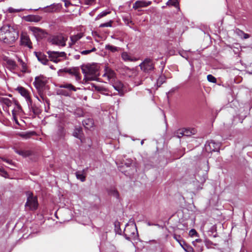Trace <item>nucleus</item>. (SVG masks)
Wrapping results in <instances>:
<instances>
[{"instance_id":"obj_56","label":"nucleus","mask_w":252,"mask_h":252,"mask_svg":"<svg viewBox=\"0 0 252 252\" xmlns=\"http://www.w3.org/2000/svg\"><path fill=\"white\" fill-rule=\"evenodd\" d=\"M60 58L61 57H57L56 58V60L54 61V63H58V62H60L61 61Z\"/></svg>"},{"instance_id":"obj_64","label":"nucleus","mask_w":252,"mask_h":252,"mask_svg":"<svg viewBox=\"0 0 252 252\" xmlns=\"http://www.w3.org/2000/svg\"><path fill=\"white\" fill-rule=\"evenodd\" d=\"M132 230L131 229H129V232H131Z\"/></svg>"},{"instance_id":"obj_27","label":"nucleus","mask_w":252,"mask_h":252,"mask_svg":"<svg viewBox=\"0 0 252 252\" xmlns=\"http://www.w3.org/2000/svg\"><path fill=\"white\" fill-rule=\"evenodd\" d=\"M105 49L112 53H115L116 52H118L120 49V48L112 45L107 44L105 45Z\"/></svg>"},{"instance_id":"obj_31","label":"nucleus","mask_w":252,"mask_h":252,"mask_svg":"<svg viewBox=\"0 0 252 252\" xmlns=\"http://www.w3.org/2000/svg\"><path fill=\"white\" fill-rule=\"evenodd\" d=\"M166 77L164 75L160 76L157 80V84L158 87H160L163 83L165 82Z\"/></svg>"},{"instance_id":"obj_5","label":"nucleus","mask_w":252,"mask_h":252,"mask_svg":"<svg viewBox=\"0 0 252 252\" xmlns=\"http://www.w3.org/2000/svg\"><path fill=\"white\" fill-rule=\"evenodd\" d=\"M156 62L154 60L150 58H145L140 64V69L144 72L150 74L154 71L155 69Z\"/></svg>"},{"instance_id":"obj_41","label":"nucleus","mask_w":252,"mask_h":252,"mask_svg":"<svg viewBox=\"0 0 252 252\" xmlns=\"http://www.w3.org/2000/svg\"><path fill=\"white\" fill-rule=\"evenodd\" d=\"M207 79L210 82L215 83L216 82V78L211 74L207 75Z\"/></svg>"},{"instance_id":"obj_20","label":"nucleus","mask_w":252,"mask_h":252,"mask_svg":"<svg viewBox=\"0 0 252 252\" xmlns=\"http://www.w3.org/2000/svg\"><path fill=\"white\" fill-rule=\"evenodd\" d=\"M60 88H64L67 89L69 91H74L76 92L77 89H79V88H77L75 87L73 85H72L70 83H63L59 86Z\"/></svg>"},{"instance_id":"obj_46","label":"nucleus","mask_w":252,"mask_h":252,"mask_svg":"<svg viewBox=\"0 0 252 252\" xmlns=\"http://www.w3.org/2000/svg\"><path fill=\"white\" fill-rule=\"evenodd\" d=\"M12 114L13 119L15 121V123L17 124H19L17 118H16V116L15 110L13 109L12 111Z\"/></svg>"},{"instance_id":"obj_62","label":"nucleus","mask_w":252,"mask_h":252,"mask_svg":"<svg viewBox=\"0 0 252 252\" xmlns=\"http://www.w3.org/2000/svg\"><path fill=\"white\" fill-rule=\"evenodd\" d=\"M87 38L88 39H90L91 38V37L88 36V37H87Z\"/></svg>"},{"instance_id":"obj_43","label":"nucleus","mask_w":252,"mask_h":252,"mask_svg":"<svg viewBox=\"0 0 252 252\" xmlns=\"http://www.w3.org/2000/svg\"><path fill=\"white\" fill-rule=\"evenodd\" d=\"M112 22L110 21L109 22H106L104 23H102L100 25L99 27L103 28V27H111L112 26Z\"/></svg>"},{"instance_id":"obj_32","label":"nucleus","mask_w":252,"mask_h":252,"mask_svg":"<svg viewBox=\"0 0 252 252\" xmlns=\"http://www.w3.org/2000/svg\"><path fill=\"white\" fill-rule=\"evenodd\" d=\"M184 136V133L183 131V129H179L177 130L176 132H175L174 134V136L176 137L177 138H180Z\"/></svg>"},{"instance_id":"obj_9","label":"nucleus","mask_w":252,"mask_h":252,"mask_svg":"<svg viewBox=\"0 0 252 252\" xmlns=\"http://www.w3.org/2000/svg\"><path fill=\"white\" fill-rule=\"evenodd\" d=\"M82 72L84 74L97 75L98 74V66L96 64L87 65L82 68Z\"/></svg>"},{"instance_id":"obj_6","label":"nucleus","mask_w":252,"mask_h":252,"mask_svg":"<svg viewBox=\"0 0 252 252\" xmlns=\"http://www.w3.org/2000/svg\"><path fill=\"white\" fill-rule=\"evenodd\" d=\"M68 73L71 76H74L77 81H79L81 78L80 74V69L78 67H65L60 69L58 73L60 76H64V73Z\"/></svg>"},{"instance_id":"obj_36","label":"nucleus","mask_w":252,"mask_h":252,"mask_svg":"<svg viewBox=\"0 0 252 252\" xmlns=\"http://www.w3.org/2000/svg\"><path fill=\"white\" fill-rule=\"evenodd\" d=\"M18 62L20 63V64L22 66V71L26 72L27 71V65L23 61V60L20 58L18 60Z\"/></svg>"},{"instance_id":"obj_57","label":"nucleus","mask_w":252,"mask_h":252,"mask_svg":"<svg viewBox=\"0 0 252 252\" xmlns=\"http://www.w3.org/2000/svg\"><path fill=\"white\" fill-rule=\"evenodd\" d=\"M131 164V161H128L127 162H126V163H125L127 167H129Z\"/></svg>"},{"instance_id":"obj_2","label":"nucleus","mask_w":252,"mask_h":252,"mask_svg":"<svg viewBox=\"0 0 252 252\" xmlns=\"http://www.w3.org/2000/svg\"><path fill=\"white\" fill-rule=\"evenodd\" d=\"M104 78V81H108L112 84L113 87L118 92L120 96L124 94L125 91L123 84L120 81H115L116 73L114 70L107 66H105L104 73L102 75Z\"/></svg>"},{"instance_id":"obj_40","label":"nucleus","mask_w":252,"mask_h":252,"mask_svg":"<svg viewBox=\"0 0 252 252\" xmlns=\"http://www.w3.org/2000/svg\"><path fill=\"white\" fill-rule=\"evenodd\" d=\"M95 51H96V48L95 47H94L93 48H92L91 50H84V51H82L81 52V54L85 55L89 54L90 53H91L92 52Z\"/></svg>"},{"instance_id":"obj_50","label":"nucleus","mask_w":252,"mask_h":252,"mask_svg":"<svg viewBox=\"0 0 252 252\" xmlns=\"http://www.w3.org/2000/svg\"><path fill=\"white\" fill-rule=\"evenodd\" d=\"M84 3L87 5H90L94 2L95 0H83Z\"/></svg>"},{"instance_id":"obj_17","label":"nucleus","mask_w":252,"mask_h":252,"mask_svg":"<svg viewBox=\"0 0 252 252\" xmlns=\"http://www.w3.org/2000/svg\"><path fill=\"white\" fill-rule=\"evenodd\" d=\"M121 57L122 60L125 62H135L137 59L132 57L129 54L126 52H123L121 54Z\"/></svg>"},{"instance_id":"obj_35","label":"nucleus","mask_w":252,"mask_h":252,"mask_svg":"<svg viewBox=\"0 0 252 252\" xmlns=\"http://www.w3.org/2000/svg\"><path fill=\"white\" fill-rule=\"evenodd\" d=\"M109 193L111 195L113 196L114 197H116V198H118L119 196V194L118 191L115 189H112L110 190Z\"/></svg>"},{"instance_id":"obj_47","label":"nucleus","mask_w":252,"mask_h":252,"mask_svg":"<svg viewBox=\"0 0 252 252\" xmlns=\"http://www.w3.org/2000/svg\"><path fill=\"white\" fill-rule=\"evenodd\" d=\"M100 94L105 95H111V94H109V90L105 88V90L102 91V92H101Z\"/></svg>"},{"instance_id":"obj_45","label":"nucleus","mask_w":252,"mask_h":252,"mask_svg":"<svg viewBox=\"0 0 252 252\" xmlns=\"http://www.w3.org/2000/svg\"><path fill=\"white\" fill-rule=\"evenodd\" d=\"M0 172L1 176L6 178L8 176L7 172L5 171L2 168H0Z\"/></svg>"},{"instance_id":"obj_8","label":"nucleus","mask_w":252,"mask_h":252,"mask_svg":"<svg viewBox=\"0 0 252 252\" xmlns=\"http://www.w3.org/2000/svg\"><path fill=\"white\" fill-rule=\"evenodd\" d=\"M220 147V143L216 142L214 140L208 141L205 144V149L209 152L219 151Z\"/></svg>"},{"instance_id":"obj_4","label":"nucleus","mask_w":252,"mask_h":252,"mask_svg":"<svg viewBox=\"0 0 252 252\" xmlns=\"http://www.w3.org/2000/svg\"><path fill=\"white\" fill-rule=\"evenodd\" d=\"M26 195L27 199L25 205L26 209L30 211L36 210L38 206L37 197L33 196V193L31 191H27Z\"/></svg>"},{"instance_id":"obj_28","label":"nucleus","mask_w":252,"mask_h":252,"mask_svg":"<svg viewBox=\"0 0 252 252\" xmlns=\"http://www.w3.org/2000/svg\"><path fill=\"white\" fill-rule=\"evenodd\" d=\"M7 64L12 69H15L17 66L16 62L12 59H7L6 61Z\"/></svg>"},{"instance_id":"obj_39","label":"nucleus","mask_w":252,"mask_h":252,"mask_svg":"<svg viewBox=\"0 0 252 252\" xmlns=\"http://www.w3.org/2000/svg\"><path fill=\"white\" fill-rule=\"evenodd\" d=\"M31 30L34 33H42L43 30L39 28L32 27L31 28Z\"/></svg>"},{"instance_id":"obj_51","label":"nucleus","mask_w":252,"mask_h":252,"mask_svg":"<svg viewBox=\"0 0 252 252\" xmlns=\"http://www.w3.org/2000/svg\"><path fill=\"white\" fill-rule=\"evenodd\" d=\"M216 231L217 227L216 225H212L209 230V231L212 232V233H213L214 232H216Z\"/></svg>"},{"instance_id":"obj_53","label":"nucleus","mask_w":252,"mask_h":252,"mask_svg":"<svg viewBox=\"0 0 252 252\" xmlns=\"http://www.w3.org/2000/svg\"><path fill=\"white\" fill-rule=\"evenodd\" d=\"M241 32L243 33V35H244V39H247L248 38L250 37V35L248 33H244V32H243L242 31H241Z\"/></svg>"},{"instance_id":"obj_34","label":"nucleus","mask_w":252,"mask_h":252,"mask_svg":"<svg viewBox=\"0 0 252 252\" xmlns=\"http://www.w3.org/2000/svg\"><path fill=\"white\" fill-rule=\"evenodd\" d=\"M110 13V11H103L100 13H99L96 17L95 18V20H98L100 19V18L106 16L107 14H109Z\"/></svg>"},{"instance_id":"obj_60","label":"nucleus","mask_w":252,"mask_h":252,"mask_svg":"<svg viewBox=\"0 0 252 252\" xmlns=\"http://www.w3.org/2000/svg\"><path fill=\"white\" fill-rule=\"evenodd\" d=\"M144 140H142L141 141V144L142 145L144 144Z\"/></svg>"},{"instance_id":"obj_11","label":"nucleus","mask_w":252,"mask_h":252,"mask_svg":"<svg viewBox=\"0 0 252 252\" xmlns=\"http://www.w3.org/2000/svg\"><path fill=\"white\" fill-rule=\"evenodd\" d=\"M46 83L45 78L43 75L36 76L35 78L33 85L38 91L42 90Z\"/></svg>"},{"instance_id":"obj_24","label":"nucleus","mask_w":252,"mask_h":252,"mask_svg":"<svg viewBox=\"0 0 252 252\" xmlns=\"http://www.w3.org/2000/svg\"><path fill=\"white\" fill-rule=\"evenodd\" d=\"M34 132L33 131H29V132H22L19 133V135L25 139H28L30 138L32 136L34 135Z\"/></svg>"},{"instance_id":"obj_42","label":"nucleus","mask_w":252,"mask_h":252,"mask_svg":"<svg viewBox=\"0 0 252 252\" xmlns=\"http://www.w3.org/2000/svg\"><path fill=\"white\" fill-rule=\"evenodd\" d=\"M44 8H47V11L48 12H52L53 11V8H51L50 6H47L46 7H44V8H42L41 7H39L38 8H37V9H30V10H34V11H37L39 9H44Z\"/></svg>"},{"instance_id":"obj_10","label":"nucleus","mask_w":252,"mask_h":252,"mask_svg":"<svg viewBox=\"0 0 252 252\" xmlns=\"http://www.w3.org/2000/svg\"><path fill=\"white\" fill-rule=\"evenodd\" d=\"M67 38H65L63 35L59 34L54 36L51 39V42L53 44L64 47L65 46Z\"/></svg>"},{"instance_id":"obj_7","label":"nucleus","mask_w":252,"mask_h":252,"mask_svg":"<svg viewBox=\"0 0 252 252\" xmlns=\"http://www.w3.org/2000/svg\"><path fill=\"white\" fill-rule=\"evenodd\" d=\"M137 234V230L135 224H126L124 230V236L126 240L130 241L131 238H136Z\"/></svg>"},{"instance_id":"obj_49","label":"nucleus","mask_w":252,"mask_h":252,"mask_svg":"<svg viewBox=\"0 0 252 252\" xmlns=\"http://www.w3.org/2000/svg\"><path fill=\"white\" fill-rule=\"evenodd\" d=\"M174 238L180 244L181 241H183L180 235H175L174 236Z\"/></svg>"},{"instance_id":"obj_61","label":"nucleus","mask_w":252,"mask_h":252,"mask_svg":"<svg viewBox=\"0 0 252 252\" xmlns=\"http://www.w3.org/2000/svg\"><path fill=\"white\" fill-rule=\"evenodd\" d=\"M174 92V89H172V90H171L168 92V93H171V92Z\"/></svg>"},{"instance_id":"obj_37","label":"nucleus","mask_w":252,"mask_h":252,"mask_svg":"<svg viewBox=\"0 0 252 252\" xmlns=\"http://www.w3.org/2000/svg\"><path fill=\"white\" fill-rule=\"evenodd\" d=\"M167 5H171L175 7L178 6V0H169L167 2Z\"/></svg>"},{"instance_id":"obj_63","label":"nucleus","mask_w":252,"mask_h":252,"mask_svg":"<svg viewBox=\"0 0 252 252\" xmlns=\"http://www.w3.org/2000/svg\"><path fill=\"white\" fill-rule=\"evenodd\" d=\"M203 165H204V166H206V164H205V163H203Z\"/></svg>"},{"instance_id":"obj_1","label":"nucleus","mask_w":252,"mask_h":252,"mask_svg":"<svg viewBox=\"0 0 252 252\" xmlns=\"http://www.w3.org/2000/svg\"><path fill=\"white\" fill-rule=\"evenodd\" d=\"M208 167H205L204 169L196 168L193 174L190 175V183L196 190H200L202 189V186L207 178Z\"/></svg>"},{"instance_id":"obj_22","label":"nucleus","mask_w":252,"mask_h":252,"mask_svg":"<svg viewBox=\"0 0 252 252\" xmlns=\"http://www.w3.org/2000/svg\"><path fill=\"white\" fill-rule=\"evenodd\" d=\"M0 103L2 105H5L8 108L12 104V101L9 98L6 97H0Z\"/></svg>"},{"instance_id":"obj_25","label":"nucleus","mask_w":252,"mask_h":252,"mask_svg":"<svg viewBox=\"0 0 252 252\" xmlns=\"http://www.w3.org/2000/svg\"><path fill=\"white\" fill-rule=\"evenodd\" d=\"M84 126L87 129H89L93 126V121L91 119H87L83 121Z\"/></svg>"},{"instance_id":"obj_16","label":"nucleus","mask_w":252,"mask_h":252,"mask_svg":"<svg viewBox=\"0 0 252 252\" xmlns=\"http://www.w3.org/2000/svg\"><path fill=\"white\" fill-rule=\"evenodd\" d=\"M36 57L38 61L43 64H47L48 62V60L47 58L46 55H44L41 52H34Z\"/></svg>"},{"instance_id":"obj_33","label":"nucleus","mask_w":252,"mask_h":252,"mask_svg":"<svg viewBox=\"0 0 252 252\" xmlns=\"http://www.w3.org/2000/svg\"><path fill=\"white\" fill-rule=\"evenodd\" d=\"M183 131H184V136H188L191 135L192 134H194V132H195V130L194 129H192L191 130H190L189 129H187V128H183Z\"/></svg>"},{"instance_id":"obj_59","label":"nucleus","mask_w":252,"mask_h":252,"mask_svg":"<svg viewBox=\"0 0 252 252\" xmlns=\"http://www.w3.org/2000/svg\"><path fill=\"white\" fill-rule=\"evenodd\" d=\"M147 225H149V226H151V225H154V224H152V223H150V222H147Z\"/></svg>"},{"instance_id":"obj_13","label":"nucleus","mask_w":252,"mask_h":252,"mask_svg":"<svg viewBox=\"0 0 252 252\" xmlns=\"http://www.w3.org/2000/svg\"><path fill=\"white\" fill-rule=\"evenodd\" d=\"M151 1H146L145 0H137L133 4L132 8L134 9H137L139 8L145 7L151 5Z\"/></svg>"},{"instance_id":"obj_52","label":"nucleus","mask_w":252,"mask_h":252,"mask_svg":"<svg viewBox=\"0 0 252 252\" xmlns=\"http://www.w3.org/2000/svg\"><path fill=\"white\" fill-rule=\"evenodd\" d=\"M61 94L64 96H69V93L64 90H62L61 91Z\"/></svg>"},{"instance_id":"obj_58","label":"nucleus","mask_w":252,"mask_h":252,"mask_svg":"<svg viewBox=\"0 0 252 252\" xmlns=\"http://www.w3.org/2000/svg\"><path fill=\"white\" fill-rule=\"evenodd\" d=\"M201 242V240L200 239H196L194 241H193L192 243L193 245H194L195 242Z\"/></svg>"},{"instance_id":"obj_14","label":"nucleus","mask_w":252,"mask_h":252,"mask_svg":"<svg viewBox=\"0 0 252 252\" xmlns=\"http://www.w3.org/2000/svg\"><path fill=\"white\" fill-rule=\"evenodd\" d=\"M21 44L30 48H32V42L29 36L26 33H22L21 35Z\"/></svg>"},{"instance_id":"obj_26","label":"nucleus","mask_w":252,"mask_h":252,"mask_svg":"<svg viewBox=\"0 0 252 252\" xmlns=\"http://www.w3.org/2000/svg\"><path fill=\"white\" fill-rule=\"evenodd\" d=\"M82 130L80 128H75L73 132V135L82 140Z\"/></svg>"},{"instance_id":"obj_18","label":"nucleus","mask_w":252,"mask_h":252,"mask_svg":"<svg viewBox=\"0 0 252 252\" xmlns=\"http://www.w3.org/2000/svg\"><path fill=\"white\" fill-rule=\"evenodd\" d=\"M24 19L27 22H39L41 17L38 15H29L24 17Z\"/></svg>"},{"instance_id":"obj_48","label":"nucleus","mask_w":252,"mask_h":252,"mask_svg":"<svg viewBox=\"0 0 252 252\" xmlns=\"http://www.w3.org/2000/svg\"><path fill=\"white\" fill-rule=\"evenodd\" d=\"M21 11V9H14L12 7H10L8 9V11L10 13L18 12Z\"/></svg>"},{"instance_id":"obj_54","label":"nucleus","mask_w":252,"mask_h":252,"mask_svg":"<svg viewBox=\"0 0 252 252\" xmlns=\"http://www.w3.org/2000/svg\"><path fill=\"white\" fill-rule=\"evenodd\" d=\"M41 99H42L43 101H44V100H45V101L47 102V103L48 104H49V102H48V100L47 99H45V98H44L43 96H40V99L38 98V100H39V101H41Z\"/></svg>"},{"instance_id":"obj_38","label":"nucleus","mask_w":252,"mask_h":252,"mask_svg":"<svg viewBox=\"0 0 252 252\" xmlns=\"http://www.w3.org/2000/svg\"><path fill=\"white\" fill-rule=\"evenodd\" d=\"M189 235L190 237H198V234L197 232V231L195 230V229H191L189 231Z\"/></svg>"},{"instance_id":"obj_12","label":"nucleus","mask_w":252,"mask_h":252,"mask_svg":"<svg viewBox=\"0 0 252 252\" xmlns=\"http://www.w3.org/2000/svg\"><path fill=\"white\" fill-rule=\"evenodd\" d=\"M48 54L50 60L53 62L57 57L65 58L66 53L64 52L48 51Z\"/></svg>"},{"instance_id":"obj_30","label":"nucleus","mask_w":252,"mask_h":252,"mask_svg":"<svg viewBox=\"0 0 252 252\" xmlns=\"http://www.w3.org/2000/svg\"><path fill=\"white\" fill-rule=\"evenodd\" d=\"M15 151L17 154H19V155L25 157H28V156H30L31 154L30 152L29 151L16 150Z\"/></svg>"},{"instance_id":"obj_3","label":"nucleus","mask_w":252,"mask_h":252,"mask_svg":"<svg viewBox=\"0 0 252 252\" xmlns=\"http://www.w3.org/2000/svg\"><path fill=\"white\" fill-rule=\"evenodd\" d=\"M18 36V32L12 26L4 25L0 29V40L5 43L13 44Z\"/></svg>"},{"instance_id":"obj_55","label":"nucleus","mask_w":252,"mask_h":252,"mask_svg":"<svg viewBox=\"0 0 252 252\" xmlns=\"http://www.w3.org/2000/svg\"><path fill=\"white\" fill-rule=\"evenodd\" d=\"M16 108L15 109H16V110L18 111H20V110H22L21 107V106L19 104H16Z\"/></svg>"},{"instance_id":"obj_23","label":"nucleus","mask_w":252,"mask_h":252,"mask_svg":"<svg viewBox=\"0 0 252 252\" xmlns=\"http://www.w3.org/2000/svg\"><path fill=\"white\" fill-rule=\"evenodd\" d=\"M180 245L186 252H193L192 247L186 244L184 241H181Z\"/></svg>"},{"instance_id":"obj_21","label":"nucleus","mask_w":252,"mask_h":252,"mask_svg":"<svg viewBox=\"0 0 252 252\" xmlns=\"http://www.w3.org/2000/svg\"><path fill=\"white\" fill-rule=\"evenodd\" d=\"M27 103L31 112H32L34 115H37L39 114V109L38 107L35 106L34 104H32V100L31 103L29 101H28Z\"/></svg>"},{"instance_id":"obj_15","label":"nucleus","mask_w":252,"mask_h":252,"mask_svg":"<svg viewBox=\"0 0 252 252\" xmlns=\"http://www.w3.org/2000/svg\"><path fill=\"white\" fill-rule=\"evenodd\" d=\"M17 90L23 96L25 97L27 102H31V98L29 96L28 91L25 88L23 87H18Z\"/></svg>"},{"instance_id":"obj_44","label":"nucleus","mask_w":252,"mask_h":252,"mask_svg":"<svg viewBox=\"0 0 252 252\" xmlns=\"http://www.w3.org/2000/svg\"><path fill=\"white\" fill-rule=\"evenodd\" d=\"M94 87L95 91H97L98 93H100L102 91L105 90V88L99 86H94Z\"/></svg>"},{"instance_id":"obj_19","label":"nucleus","mask_w":252,"mask_h":252,"mask_svg":"<svg viewBox=\"0 0 252 252\" xmlns=\"http://www.w3.org/2000/svg\"><path fill=\"white\" fill-rule=\"evenodd\" d=\"M83 33H79L76 35L70 36V42L69 43V46L71 47L73 45H74L78 40H79L83 37Z\"/></svg>"},{"instance_id":"obj_29","label":"nucleus","mask_w":252,"mask_h":252,"mask_svg":"<svg viewBox=\"0 0 252 252\" xmlns=\"http://www.w3.org/2000/svg\"><path fill=\"white\" fill-rule=\"evenodd\" d=\"M84 171V170H83V171H77L75 173L77 179L81 182H84L86 180V176L83 173Z\"/></svg>"}]
</instances>
